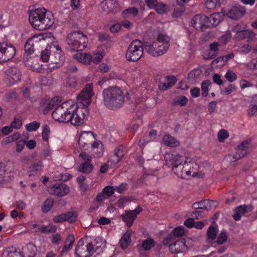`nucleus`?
Segmentation results:
<instances>
[{
	"label": "nucleus",
	"mask_w": 257,
	"mask_h": 257,
	"mask_svg": "<svg viewBox=\"0 0 257 257\" xmlns=\"http://www.w3.org/2000/svg\"><path fill=\"white\" fill-rule=\"evenodd\" d=\"M43 166V164L42 161L38 160L34 163L31 169L32 171H39L42 168Z\"/></svg>",
	"instance_id": "0e129e2a"
},
{
	"label": "nucleus",
	"mask_w": 257,
	"mask_h": 257,
	"mask_svg": "<svg viewBox=\"0 0 257 257\" xmlns=\"http://www.w3.org/2000/svg\"><path fill=\"white\" fill-rule=\"evenodd\" d=\"M49 50L50 55L47 48L43 51L41 52V59L44 62H49L48 70L52 71L62 66L65 60V56L57 42L51 44Z\"/></svg>",
	"instance_id": "20e7f679"
},
{
	"label": "nucleus",
	"mask_w": 257,
	"mask_h": 257,
	"mask_svg": "<svg viewBox=\"0 0 257 257\" xmlns=\"http://www.w3.org/2000/svg\"><path fill=\"white\" fill-rule=\"evenodd\" d=\"M138 9L135 7L130 8L124 11L122 13L123 17H136L138 14Z\"/></svg>",
	"instance_id": "4c0bfd02"
},
{
	"label": "nucleus",
	"mask_w": 257,
	"mask_h": 257,
	"mask_svg": "<svg viewBox=\"0 0 257 257\" xmlns=\"http://www.w3.org/2000/svg\"><path fill=\"white\" fill-rule=\"evenodd\" d=\"M154 9L159 14L163 15L168 11V7L164 4L159 2Z\"/></svg>",
	"instance_id": "37998d69"
},
{
	"label": "nucleus",
	"mask_w": 257,
	"mask_h": 257,
	"mask_svg": "<svg viewBox=\"0 0 257 257\" xmlns=\"http://www.w3.org/2000/svg\"><path fill=\"white\" fill-rule=\"evenodd\" d=\"M211 64L213 66V67H222L225 65L224 61L222 60L221 57H218L216 59L214 60L212 62Z\"/></svg>",
	"instance_id": "bf43d9fd"
},
{
	"label": "nucleus",
	"mask_w": 257,
	"mask_h": 257,
	"mask_svg": "<svg viewBox=\"0 0 257 257\" xmlns=\"http://www.w3.org/2000/svg\"><path fill=\"white\" fill-rule=\"evenodd\" d=\"M246 10L244 7L236 5L232 7L226 13L228 18L232 20H237L241 18L245 13Z\"/></svg>",
	"instance_id": "a211bd4d"
},
{
	"label": "nucleus",
	"mask_w": 257,
	"mask_h": 257,
	"mask_svg": "<svg viewBox=\"0 0 257 257\" xmlns=\"http://www.w3.org/2000/svg\"><path fill=\"white\" fill-rule=\"evenodd\" d=\"M228 133L225 130H220L218 134V140L219 142H223L225 139L228 137Z\"/></svg>",
	"instance_id": "052dcab7"
},
{
	"label": "nucleus",
	"mask_w": 257,
	"mask_h": 257,
	"mask_svg": "<svg viewBox=\"0 0 257 257\" xmlns=\"http://www.w3.org/2000/svg\"><path fill=\"white\" fill-rule=\"evenodd\" d=\"M56 230L57 228L56 226L50 223L48 225H43L40 227V228H38L36 231L49 234L54 233L56 231Z\"/></svg>",
	"instance_id": "c85d7f7f"
},
{
	"label": "nucleus",
	"mask_w": 257,
	"mask_h": 257,
	"mask_svg": "<svg viewBox=\"0 0 257 257\" xmlns=\"http://www.w3.org/2000/svg\"><path fill=\"white\" fill-rule=\"evenodd\" d=\"M22 125V122L19 119H15L14 120L11 122L10 126H12L13 128L19 129Z\"/></svg>",
	"instance_id": "774afa93"
},
{
	"label": "nucleus",
	"mask_w": 257,
	"mask_h": 257,
	"mask_svg": "<svg viewBox=\"0 0 257 257\" xmlns=\"http://www.w3.org/2000/svg\"><path fill=\"white\" fill-rule=\"evenodd\" d=\"M58 99L55 98L49 101L45 107V110L54 108L52 116L56 121L61 122H69L74 126L82 124L84 120L89 114V110L86 107L78 108L77 105L72 100H69L56 106V102Z\"/></svg>",
	"instance_id": "f257e3e1"
},
{
	"label": "nucleus",
	"mask_w": 257,
	"mask_h": 257,
	"mask_svg": "<svg viewBox=\"0 0 257 257\" xmlns=\"http://www.w3.org/2000/svg\"><path fill=\"white\" fill-rule=\"evenodd\" d=\"M14 164L10 162L6 163L0 162V176H3L5 173H11L13 172Z\"/></svg>",
	"instance_id": "bb28decb"
},
{
	"label": "nucleus",
	"mask_w": 257,
	"mask_h": 257,
	"mask_svg": "<svg viewBox=\"0 0 257 257\" xmlns=\"http://www.w3.org/2000/svg\"><path fill=\"white\" fill-rule=\"evenodd\" d=\"M225 77L230 82H232L237 78V76L235 73L230 70H228L225 75Z\"/></svg>",
	"instance_id": "603ef678"
},
{
	"label": "nucleus",
	"mask_w": 257,
	"mask_h": 257,
	"mask_svg": "<svg viewBox=\"0 0 257 257\" xmlns=\"http://www.w3.org/2000/svg\"><path fill=\"white\" fill-rule=\"evenodd\" d=\"M225 12L223 14L219 13H216L212 14L209 18L210 27H216L222 20Z\"/></svg>",
	"instance_id": "b1692460"
},
{
	"label": "nucleus",
	"mask_w": 257,
	"mask_h": 257,
	"mask_svg": "<svg viewBox=\"0 0 257 257\" xmlns=\"http://www.w3.org/2000/svg\"><path fill=\"white\" fill-rule=\"evenodd\" d=\"M102 96L104 105L111 109L119 107L124 101V93L117 86L104 89Z\"/></svg>",
	"instance_id": "39448f33"
},
{
	"label": "nucleus",
	"mask_w": 257,
	"mask_h": 257,
	"mask_svg": "<svg viewBox=\"0 0 257 257\" xmlns=\"http://www.w3.org/2000/svg\"><path fill=\"white\" fill-rule=\"evenodd\" d=\"M50 133V128L47 125H44L42 127V138L44 141H47L49 139V135Z\"/></svg>",
	"instance_id": "5fc2aeb1"
},
{
	"label": "nucleus",
	"mask_w": 257,
	"mask_h": 257,
	"mask_svg": "<svg viewBox=\"0 0 257 257\" xmlns=\"http://www.w3.org/2000/svg\"><path fill=\"white\" fill-rule=\"evenodd\" d=\"M176 82V78L174 76H168L166 77L164 82H160L159 87L160 90H166L172 87Z\"/></svg>",
	"instance_id": "412c9836"
},
{
	"label": "nucleus",
	"mask_w": 257,
	"mask_h": 257,
	"mask_svg": "<svg viewBox=\"0 0 257 257\" xmlns=\"http://www.w3.org/2000/svg\"><path fill=\"white\" fill-rule=\"evenodd\" d=\"M162 140L165 145L172 147H175L179 144V143L169 135H164Z\"/></svg>",
	"instance_id": "2f4dec72"
},
{
	"label": "nucleus",
	"mask_w": 257,
	"mask_h": 257,
	"mask_svg": "<svg viewBox=\"0 0 257 257\" xmlns=\"http://www.w3.org/2000/svg\"><path fill=\"white\" fill-rule=\"evenodd\" d=\"M155 245V241L151 238L145 239L142 241V246L145 250H149Z\"/></svg>",
	"instance_id": "ea45409f"
},
{
	"label": "nucleus",
	"mask_w": 257,
	"mask_h": 257,
	"mask_svg": "<svg viewBox=\"0 0 257 257\" xmlns=\"http://www.w3.org/2000/svg\"><path fill=\"white\" fill-rule=\"evenodd\" d=\"M37 249L34 244L29 243L23 247L22 253L28 257H34Z\"/></svg>",
	"instance_id": "4be33fe9"
},
{
	"label": "nucleus",
	"mask_w": 257,
	"mask_h": 257,
	"mask_svg": "<svg viewBox=\"0 0 257 257\" xmlns=\"http://www.w3.org/2000/svg\"><path fill=\"white\" fill-rule=\"evenodd\" d=\"M5 73L6 81L9 85H13L21 79V72L17 67L9 68L6 70Z\"/></svg>",
	"instance_id": "ddd939ff"
},
{
	"label": "nucleus",
	"mask_w": 257,
	"mask_h": 257,
	"mask_svg": "<svg viewBox=\"0 0 257 257\" xmlns=\"http://www.w3.org/2000/svg\"><path fill=\"white\" fill-rule=\"evenodd\" d=\"M145 47L142 42L138 40L133 41L129 45L125 53L126 59L130 61L136 62L143 56Z\"/></svg>",
	"instance_id": "1a4fd4ad"
},
{
	"label": "nucleus",
	"mask_w": 257,
	"mask_h": 257,
	"mask_svg": "<svg viewBox=\"0 0 257 257\" xmlns=\"http://www.w3.org/2000/svg\"><path fill=\"white\" fill-rule=\"evenodd\" d=\"M53 221L54 223H62L66 221L65 215L64 213L56 215L53 218Z\"/></svg>",
	"instance_id": "69168bd1"
},
{
	"label": "nucleus",
	"mask_w": 257,
	"mask_h": 257,
	"mask_svg": "<svg viewBox=\"0 0 257 257\" xmlns=\"http://www.w3.org/2000/svg\"><path fill=\"white\" fill-rule=\"evenodd\" d=\"M69 191L68 187L64 183L56 184L48 188V191L51 194L59 196L66 195Z\"/></svg>",
	"instance_id": "6ab92c4d"
},
{
	"label": "nucleus",
	"mask_w": 257,
	"mask_h": 257,
	"mask_svg": "<svg viewBox=\"0 0 257 257\" xmlns=\"http://www.w3.org/2000/svg\"><path fill=\"white\" fill-rule=\"evenodd\" d=\"M217 233V229L214 226H210L207 230V235L208 238L213 240L216 238Z\"/></svg>",
	"instance_id": "09e8293b"
},
{
	"label": "nucleus",
	"mask_w": 257,
	"mask_h": 257,
	"mask_svg": "<svg viewBox=\"0 0 257 257\" xmlns=\"http://www.w3.org/2000/svg\"><path fill=\"white\" fill-rule=\"evenodd\" d=\"M105 244L101 238L92 239L86 237L78 241L75 249V254L77 257H89L95 251L101 252Z\"/></svg>",
	"instance_id": "7ed1b4c3"
},
{
	"label": "nucleus",
	"mask_w": 257,
	"mask_h": 257,
	"mask_svg": "<svg viewBox=\"0 0 257 257\" xmlns=\"http://www.w3.org/2000/svg\"><path fill=\"white\" fill-rule=\"evenodd\" d=\"M211 85V82L209 80H205L202 83L201 89L202 94L203 96L206 97L208 94V91Z\"/></svg>",
	"instance_id": "79ce46f5"
},
{
	"label": "nucleus",
	"mask_w": 257,
	"mask_h": 257,
	"mask_svg": "<svg viewBox=\"0 0 257 257\" xmlns=\"http://www.w3.org/2000/svg\"><path fill=\"white\" fill-rule=\"evenodd\" d=\"M235 90V87L233 84H230L229 86L221 89L220 93L223 95H228L231 93Z\"/></svg>",
	"instance_id": "13d9d810"
},
{
	"label": "nucleus",
	"mask_w": 257,
	"mask_h": 257,
	"mask_svg": "<svg viewBox=\"0 0 257 257\" xmlns=\"http://www.w3.org/2000/svg\"><path fill=\"white\" fill-rule=\"evenodd\" d=\"M192 25L197 30L203 31L209 27V18L204 15H196L192 19Z\"/></svg>",
	"instance_id": "2eb2a0df"
},
{
	"label": "nucleus",
	"mask_w": 257,
	"mask_h": 257,
	"mask_svg": "<svg viewBox=\"0 0 257 257\" xmlns=\"http://www.w3.org/2000/svg\"><path fill=\"white\" fill-rule=\"evenodd\" d=\"M16 54L15 48L5 42H0V63L12 59Z\"/></svg>",
	"instance_id": "f8f14e48"
},
{
	"label": "nucleus",
	"mask_w": 257,
	"mask_h": 257,
	"mask_svg": "<svg viewBox=\"0 0 257 257\" xmlns=\"http://www.w3.org/2000/svg\"><path fill=\"white\" fill-rule=\"evenodd\" d=\"M92 151L95 157H100L103 154V148L102 143L99 141L94 142L91 144Z\"/></svg>",
	"instance_id": "393cba45"
},
{
	"label": "nucleus",
	"mask_w": 257,
	"mask_h": 257,
	"mask_svg": "<svg viewBox=\"0 0 257 257\" xmlns=\"http://www.w3.org/2000/svg\"><path fill=\"white\" fill-rule=\"evenodd\" d=\"M169 248L172 253H176L185 251L187 249L184 239H179L169 245Z\"/></svg>",
	"instance_id": "aec40b11"
},
{
	"label": "nucleus",
	"mask_w": 257,
	"mask_h": 257,
	"mask_svg": "<svg viewBox=\"0 0 257 257\" xmlns=\"http://www.w3.org/2000/svg\"><path fill=\"white\" fill-rule=\"evenodd\" d=\"M16 252H19L16 249L13 247H7L4 249L2 253V257H12L14 256Z\"/></svg>",
	"instance_id": "a19ab883"
},
{
	"label": "nucleus",
	"mask_w": 257,
	"mask_h": 257,
	"mask_svg": "<svg viewBox=\"0 0 257 257\" xmlns=\"http://www.w3.org/2000/svg\"><path fill=\"white\" fill-rule=\"evenodd\" d=\"M20 138V134L18 133H14L12 135L5 138L2 141L3 145H6L18 140Z\"/></svg>",
	"instance_id": "c9c22d12"
},
{
	"label": "nucleus",
	"mask_w": 257,
	"mask_h": 257,
	"mask_svg": "<svg viewBox=\"0 0 257 257\" xmlns=\"http://www.w3.org/2000/svg\"><path fill=\"white\" fill-rule=\"evenodd\" d=\"M208 202L207 199L203 200L200 201H198L194 203L192 205V207L195 209H201L206 210V203Z\"/></svg>",
	"instance_id": "a18cd8bd"
},
{
	"label": "nucleus",
	"mask_w": 257,
	"mask_h": 257,
	"mask_svg": "<svg viewBox=\"0 0 257 257\" xmlns=\"http://www.w3.org/2000/svg\"><path fill=\"white\" fill-rule=\"evenodd\" d=\"M242 157V155H240L239 153L237 151L235 153L230 154L226 155L225 157L224 161L230 164L236 161Z\"/></svg>",
	"instance_id": "473e14b6"
},
{
	"label": "nucleus",
	"mask_w": 257,
	"mask_h": 257,
	"mask_svg": "<svg viewBox=\"0 0 257 257\" xmlns=\"http://www.w3.org/2000/svg\"><path fill=\"white\" fill-rule=\"evenodd\" d=\"M29 40H31V41L36 46L39 42H42L44 41L45 38L43 35H34L31 38H29Z\"/></svg>",
	"instance_id": "8fccbe9b"
},
{
	"label": "nucleus",
	"mask_w": 257,
	"mask_h": 257,
	"mask_svg": "<svg viewBox=\"0 0 257 257\" xmlns=\"http://www.w3.org/2000/svg\"><path fill=\"white\" fill-rule=\"evenodd\" d=\"M40 127V123L36 121L27 124L26 126V130L29 132L36 131Z\"/></svg>",
	"instance_id": "de8ad7c7"
},
{
	"label": "nucleus",
	"mask_w": 257,
	"mask_h": 257,
	"mask_svg": "<svg viewBox=\"0 0 257 257\" xmlns=\"http://www.w3.org/2000/svg\"><path fill=\"white\" fill-rule=\"evenodd\" d=\"M170 38L164 34H160L152 43L145 45V50L153 56H159L164 54L168 50Z\"/></svg>",
	"instance_id": "423d86ee"
},
{
	"label": "nucleus",
	"mask_w": 257,
	"mask_h": 257,
	"mask_svg": "<svg viewBox=\"0 0 257 257\" xmlns=\"http://www.w3.org/2000/svg\"><path fill=\"white\" fill-rule=\"evenodd\" d=\"M115 189L113 186H106L102 190V193L106 196H111L114 192Z\"/></svg>",
	"instance_id": "4d7b16f0"
},
{
	"label": "nucleus",
	"mask_w": 257,
	"mask_h": 257,
	"mask_svg": "<svg viewBox=\"0 0 257 257\" xmlns=\"http://www.w3.org/2000/svg\"><path fill=\"white\" fill-rule=\"evenodd\" d=\"M142 208L140 207L131 211L125 210L124 212L121 214V216L123 221L126 223L128 227H131L136 219L137 215L142 211Z\"/></svg>",
	"instance_id": "f3484780"
},
{
	"label": "nucleus",
	"mask_w": 257,
	"mask_h": 257,
	"mask_svg": "<svg viewBox=\"0 0 257 257\" xmlns=\"http://www.w3.org/2000/svg\"><path fill=\"white\" fill-rule=\"evenodd\" d=\"M35 45L30 40H28L25 45V50L28 54H31Z\"/></svg>",
	"instance_id": "864d4df0"
},
{
	"label": "nucleus",
	"mask_w": 257,
	"mask_h": 257,
	"mask_svg": "<svg viewBox=\"0 0 257 257\" xmlns=\"http://www.w3.org/2000/svg\"><path fill=\"white\" fill-rule=\"evenodd\" d=\"M75 59L83 64H89L91 61V55L85 53H77L74 55Z\"/></svg>",
	"instance_id": "a878e982"
},
{
	"label": "nucleus",
	"mask_w": 257,
	"mask_h": 257,
	"mask_svg": "<svg viewBox=\"0 0 257 257\" xmlns=\"http://www.w3.org/2000/svg\"><path fill=\"white\" fill-rule=\"evenodd\" d=\"M94 95L92 90V84L91 83L87 84L85 87L82 89L80 94L77 96V99L78 102L83 105L82 107H78V108H84L86 107L88 109V106L90 104L91 97Z\"/></svg>",
	"instance_id": "9d476101"
},
{
	"label": "nucleus",
	"mask_w": 257,
	"mask_h": 257,
	"mask_svg": "<svg viewBox=\"0 0 257 257\" xmlns=\"http://www.w3.org/2000/svg\"><path fill=\"white\" fill-rule=\"evenodd\" d=\"M64 214L65 215L66 221H68L70 223H73L76 220L77 215L74 212H68Z\"/></svg>",
	"instance_id": "49530a36"
},
{
	"label": "nucleus",
	"mask_w": 257,
	"mask_h": 257,
	"mask_svg": "<svg viewBox=\"0 0 257 257\" xmlns=\"http://www.w3.org/2000/svg\"><path fill=\"white\" fill-rule=\"evenodd\" d=\"M93 169V165L91 162H82L79 167L78 171L84 173H90Z\"/></svg>",
	"instance_id": "7c9ffc66"
},
{
	"label": "nucleus",
	"mask_w": 257,
	"mask_h": 257,
	"mask_svg": "<svg viewBox=\"0 0 257 257\" xmlns=\"http://www.w3.org/2000/svg\"><path fill=\"white\" fill-rule=\"evenodd\" d=\"M94 139L93 134L90 131L81 133L78 140V145L81 150H86Z\"/></svg>",
	"instance_id": "dca6fc26"
},
{
	"label": "nucleus",
	"mask_w": 257,
	"mask_h": 257,
	"mask_svg": "<svg viewBox=\"0 0 257 257\" xmlns=\"http://www.w3.org/2000/svg\"><path fill=\"white\" fill-rule=\"evenodd\" d=\"M132 232V230H127L120 238L119 243L122 249H125L130 244L131 242V236Z\"/></svg>",
	"instance_id": "5701e85b"
},
{
	"label": "nucleus",
	"mask_w": 257,
	"mask_h": 257,
	"mask_svg": "<svg viewBox=\"0 0 257 257\" xmlns=\"http://www.w3.org/2000/svg\"><path fill=\"white\" fill-rule=\"evenodd\" d=\"M227 239V235L226 232L222 231L218 236L217 242L218 244H222L226 241Z\"/></svg>",
	"instance_id": "6e6d98bb"
},
{
	"label": "nucleus",
	"mask_w": 257,
	"mask_h": 257,
	"mask_svg": "<svg viewBox=\"0 0 257 257\" xmlns=\"http://www.w3.org/2000/svg\"><path fill=\"white\" fill-rule=\"evenodd\" d=\"M164 160L167 164L171 165L172 171L175 175L181 178H186L182 156L166 152L164 155Z\"/></svg>",
	"instance_id": "6e6552de"
},
{
	"label": "nucleus",
	"mask_w": 257,
	"mask_h": 257,
	"mask_svg": "<svg viewBox=\"0 0 257 257\" xmlns=\"http://www.w3.org/2000/svg\"><path fill=\"white\" fill-rule=\"evenodd\" d=\"M66 48L70 51H79L87 46L88 39L80 31H74L67 35L66 39Z\"/></svg>",
	"instance_id": "0eeeda50"
},
{
	"label": "nucleus",
	"mask_w": 257,
	"mask_h": 257,
	"mask_svg": "<svg viewBox=\"0 0 257 257\" xmlns=\"http://www.w3.org/2000/svg\"><path fill=\"white\" fill-rule=\"evenodd\" d=\"M250 140H246L242 142L238 146L237 151L244 157L249 152Z\"/></svg>",
	"instance_id": "cd10ccee"
},
{
	"label": "nucleus",
	"mask_w": 257,
	"mask_h": 257,
	"mask_svg": "<svg viewBox=\"0 0 257 257\" xmlns=\"http://www.w3.org/2000/svg\"><path fill=\"white\" fill-rule=\"evenodd\" d=\"M123 156V153L122 151V147H119L114 150V154L110 160L111 164L113 165L117 164L121 160Z\"/></svg>",
	"instance_id": "c756f323"
},
{
	"label": "nucleus",
	"mask_w": 257,
	"mask_h": 257,
	"mask_svg": "<svg viewBox=\"0 0 257 257\" xmlns=\"http://www.w3.org/2000/svg\"><path fill=\"white\" fill-rule=\"evenodd\" d=\"M219 4L218 0H207L205 2L206 7L209 10L215 9Z\"/></svg>",
	"instance_id": "3c124183"
},
{
	"label": "nucleus",
	"mask_w": 257,
	"mask_h": 257,
	"mask_svg": "<svg viewBox=\"0 0 257 257\" xmlns=\"http://www.w3.org/2000/svg\"><path fill=\"white\" fill-rule=\"evenodd\" d=\"M188 102V99L185 96H179L174 100L173 104L175 105H180L181 106H185Z\"/></svg>",
	"instance_id": "58836bf2"
},
{
	"label": "nucleus",
	"mask_w": 257,
	"mask_h": 257,
	"mask_svg": "<svg viewBox=\"0 0 257 257\" xmlns=\"http://www.w3.org/2000/svg\"><path fill=\"white\" fill-rule=\"evenodd\" d=\"M29 22L36 29L44 30L49 29L54 22L53 14L43 8L30 11Z\"/></svg>",
	"instance_id": "f03ea898"
},
{
	"label": "nucleus",
	"mask_w": 257,
	"mask_h": 257,
	"mask_svg": "<svg viewBox=\"0 0 257 257\" xmlns=\"http://www.w3.org/2000/svg\"><path fill=\"white\" fill-rule=\"evenodd\" d=\"M247 113L250 116L257 114V96L251 101L247 109Z\"/></svg>",
	"instance_id": "72a5a7b5"
},
{
	"label": "nucleus",
	"mask_w": 257,
	"mask_h": 257,
	"mask_svg": "<svg viewBox=\"0 0 257 257\" xmlns=\"http://www.w3.org/2000/svg\"><path fill=\"white\" fill-rule=\"evenodd\" d=\"M79 160L83 162H91V156L87 154L85 152H82L79 155Z\"/></svg>",
	"instance_id": "680f3d73"
},
{
	"label": "nucleus",
	"mask_w": 257,
	"mask_h": 257,
	"mask_svg": "<svg viewBox=\"0 0 257 257\" xmlns=\"http://www.w3.org/2000/svg\"><path fill=\"white\" fill-rule=\"evenodd\" d=\"M128 188V185L126 183H122L116 187L115 190L119 194L123 193Z\"/></svg>",
	"instance_id": "e2e57ef3"
},
{
	"label": "nucleus",
	"mask_w": 257,
	"mask_h": 257,
	"mask_svg": "<svg viewBox=\"0 0 257 257\" xmlns=\"http://www.w3.org/2000/svg\"><path fill=\"white\" fill-rule=\"evenodd\" d=\"M100 7L104 12L109 13L119 11L121 5L118 0H103L100 4Z\"/></svg>",
	"instance_id": "4468645a"
},
{
	"label": "nucleus",
	"mask_w": 257,
	"mask_h": 257,
	"mask_svg": "<svg viewBox=\"0 0 257 257\" xmlns=\"http://www.w3.org/2000/svg\"><path fill=\"white\" fill-rule=\"evenodd\" d=\"M54 204L53 199L51 198L47 199L43 203L42 206V211L43 212L46 213L49 212L52 208Z\"/></svg>",
	"instance_id": "e433bc0d"
},
{
	"label": "nucleus",
	"mask_w": 257,
	"mask_h": 257,
	"mask_svg": "<svg viewBox=\"0 0 257 257\" xmlns=\"http://www.w3.org/2000/svg\"><path fill=\"white\" fill-rule=\"evenodd\" d=\"M104 56V53L103 52L98 51L95 52L93 56H91V61L94 63H98L100 62Z\"/></svg>",
	"instance_id": "c03bdc74"
},
{
	"label": "nucleus",
	"mask_w": 257,
	"mask_h": 257,
	"mask_svg": "<svg viewBox=\"0 0 257 257\" xmlns=\"http://www.w3.org/2000/svg\"><path fill=\"white\" fill-rule=\"evenodd\" d=\"M247 207L245 205H240L235 209V213L233 215V218L235 220H239L240 219L242 215L244 214L246 212Z\"/></svg>",
	"instance_id": "f704fd0d"
},
{
	"label": "nucleus",
	"mask_w": 257,
	"mask_h": 257,
	"mask_svg": "<svg viewBox=\"0 0 257 257\" xmlns=\"http://www.w3.org/2000/svg\"><path fill=\"white\" fill-rule=\"evenodd\" d=\"M61 236L59 233H56L53 235L52 237V242L55 244H58L61 241Z\"/></svg>",
	"instance_id": "338daca9"
},
{
	"label": "nucleus",
	"mask_w": 257,
	"mask_h": 257,
	"mask_svg": "<svg viewBox=\"0 0 257 257\" xmlns=\"http://www.w3.org/2000/svg\"><path fill=\"white\" fill-rule=\"evenodd\" d=\"M198 168L197 164L194 160L190 158H187L184 162V170L186 177L192 176L193 177L202 178L204 177V174L201 172H198L195 171Z\"/></svg>",
	"instance_id": "9b49d317"
}]
</instances>
